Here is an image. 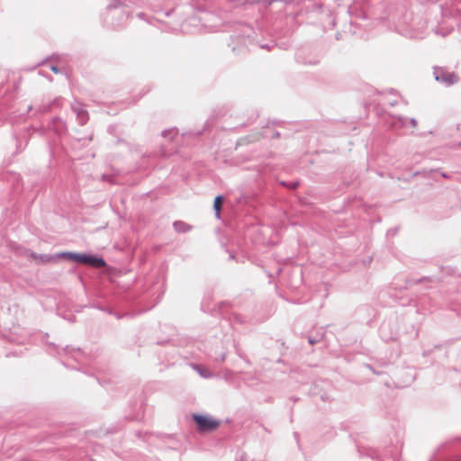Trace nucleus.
Returning <instances> with one entry per match:
<instances>
[{
	"mask_svg": "<svg viewBox=\"0 0 461 461\" xmlns=\"http://www.w3.org/2000/svg\"><path fill=\"white\" fill-rule=\"evenodd\" d=\"M58 257L80 264L91 266L95 268H102L106 266V262L103 258L95 255L67 251L58 254Z\"/></svg>",
	"mask_w": 461,
	"mask_h": 461,
	"instance_id": "f257e3e1",
	"label": "nucleus"
},
{
	"mask_svg": "<svg viewBox=\"0 0 461 461\" xmlns=\"http://www.w3.org/2000/svg\"><path fill=\"white\" fill-rule=\"evenodd\" d=\"M193 420L197 424L200 432L213 431L220 424L218 420L202 414H193Z\"/></svg>",
	"mask_w": 461,
	"mask_h": 461,
	"instance_id": "f03ea898",
	"label": "nucleus"
},
{
	"mask_svg": "<svg viewBox=\"0 0 461 461\" xmlns=\"http://www.w3.org/2000/svg\"><path fill=\"white\" fill-rule=\"evenodd\" d=\"M229 226L227 224H223V227H217L215 229V234L224 250L230 254L229 258H230V253L228 247L229 242Z\"/></svg>",
	"mask_w": 461,
	"mask_h": 461,
	"instance_id": "7ed1b4c3",
	"label": "nucleus"
},
{
	"mask_svg": "<svg viewBox=\"0 0 461 461\" xmlns=\"http://www.w3.org/2000/svg\"><path fill=\"white\" fill-rule=\"evenodd\" d=\"M74 113L77 114V120L81 125H84L88 121V113L81 105L72 106Z\"/></svg>",
	"mask_w": 461,
	"mask_h": 461,
	"instance_id": "20e7f679",
	"label": "nucleus"
},
{
	"mask_svg": "<svg viewBox=\"0 0 461 461\" xmlns=\"http://www.w3.org/2000/svg\"><path fill=\"white\" fill-rule=\"evenodd\" d=\"M222 202H223V196L222 195H217L214 199V203H213V210H214V212H215V217L217 219H221V206H222Z\"/></svg>",
	"mask_w": 461,
	"mask_h": 461,
	"instance_id": "39448f33",
	"label": "nucleus"
},
{
	"mask_svg": "<svg viewBox=\"0 0 461 461\" xmlns=\"http://www.w3.org/2000/svg\"><path fill=\"white\" fill-rule=\"evenodd\" d=\"M173 226H174V229L176 230V231L180 232V233L187 232L192 228L189 224H187L185 221H175L173 223Z\"/></svg>",
	"mask_w": 461,
	"mask_h": 461,
	"instance_id": "423d86ee",
	"label": "nucleus"
},
{
	"mask_svg": "<svg viewBox=\"0 0 461 461\" xmlns=\"http://www.w3.org/2000/svg\"><path fill=\"white\" fill-rule=\"evenodd\" d=\"M57 256H51V255H41V259L43 261V262H50L51 260H53Z\"/></svg>",
	"mask_w": 461,
	"mask_h": 461,
	"instance_id": "0eeeda50",
	"label": "nucleus"
},
{
	"mask_svg": "<svg viewBox=\"0 0 461 461\" xmlns=\"http://www.w3.org/2000/svg\"><path fill=\"white\" fill-rule=\"evenodd\" d=\"M195 368L197 369V371L199 372V374L203 376V377H207L208 376V374H207V371L204 370V371H202L201 368L196 366Z\"/></svg>",
	"mask_w": 461,
	"mask_h": 461,
	"instance_id": "6e6552de",
	"label": "nucleus"
},
{
	"mask_svg": "<svg viewBox=\"0 0 461 461\" xmlns=\"http://www.w3.org/2000/svg\"><path fill=\"white\" fill-rule=\"evenodd\" d=\"M49 110H50V104H48V105H44L42 108H41V113H46L48 112Z\"/></svg>",
	"mask_w": 461,
	"mask_h": 461,
	"instance_id": "1a4fd4ad",
	"label": "nucleus"
},
{
	"mask_svg": "<svg viewBox=\"0 0 461 461\" xmlns=\"http://www.w3.org/2000/svg\"><path fill=\"white\" fill-rule=\"evenodd\" d=\"M174 131L173 130H169V131H162V136L163 137H167L169 134L173 133Z\"/></svg>",
	"mask_w": 461,
	"mask_h": 461,
	"instance_id": "9d476101",
	"label": "nucleus"
},
{
	"mask_svg": "<svg viewBox=\"0 0 461 461\" xmlns=\"http://www.w3.org/2000/svg\"><path fill=\"white\" fill-rule=\"evenodd\" d=\"M50 69H51V71H53L54 73H59V68L57 66H51V67H50Z\"/></svg>",
	"mask_w": 461,
	"mask_h": 461,
	"instance_id": "9b49d317",
	"label": "nucleus"
},
{
	"mask_svg": "<svg viewBox=\"0 0 461 461\" xmlns=\"http://www.w3.org/2000/svg\"><path fill=\"white\" fill-rule=\"evenodd\" d=\"M297 185H298L297 183H293L291 185H289V187L294 189L297 187Z\"/></svg>",
	"mask_w": 461,
	"mask_h": 461,
	"instance_id": "f8f14e48",
	"label": "nucleus"
},
{
	"mask_svg": "<svg viewBox=\"0 0 461 461\" xmlns=\"http://www.w3.org/2000/svg\"><path fill=\"white\" fill-rule=\"evenodd\" d=\"M212 27L216 29V28H218V27H219V25H218V24H216V23H214V24L212 25Z\"/></svg>",
	"mask_w": 461,
	"mask_h": 461,
	"instance_id": "ddd939ff",
	"label": "nucleus"
},
{
	"mask_svg": "<svg viewBox=\"0 0 461 461\" xmlns=\"http://www.w3.org/2000/svg\"><path fill=\"white\" fill-rule=\"evenodd\" d=\"M68 350H69L68 347H66V348H64V351H66V352H68Z\"/></svg>",
	"mask_w": 461,
	"mask_h": 461,
	"instance_id": "4468645a",
	"label": "nucleus"
},
{
	"mask_svg": "<svg viewBox=\"0 0 461 461\" xmlns=\"http://www.w3.org/2000/svg\"><path fill=\"white\" fill-rule=\"evenodd\" d=\"M225 357H226L225 355L222 356L221 361H223L225 359Z\"/></svg>",
	"mask_w": 461,
	"mask_h": 461,
	"instance_id": "2eb2a0df",
	"label": "nucleus"
},
{
	"mask_svg": "<svg viewBox=\"0 0 461 461\" xmlns=\"http://www.w3.org/2000/svg\"><path fill=\"white\" fill-rule=\"evenodd\" d=\"M211 17H212V18H216V15H214V14H211Z\"/></svg>",
	"mask_w": 461,
	"mask_h": 461,
	"instance_id": "dca6fc26",
	"label": "nucleus"
}]
</instances>
